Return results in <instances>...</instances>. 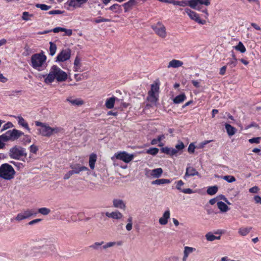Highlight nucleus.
Masks as SVG:
<instances>
[{"label": "nucleus", "instance_id": "1", "mask_svg": "<svg viewBox=\"0 0 261 261\" xmlns=\"http://www.w3.org/2000/svg\"><path fill=\"white\" fill-rule=\"evenodd\" d=\"M44 82L47 84L52 83L55 80L58 82L65 81L68 77L67 74L56 65L53 66L48 74L43 75Z\"/></svg>", "mask_w": 261, "mask_h": 261}, {"label": "nucleus", "instance_id": "2", "mask_svg": "<svg viewBox=\"0 0 261 261\" xmlns=\"http://www.w3.org/2000/svg\"><path fill=\"white\" fill-rule=\"evenodd\" d=\"M35 125L39 127L38 129V135L42 137L49 138L53 135L63 132V128L61 127H50L49 124L46 123L37 121H35Z\"/></svg>", "mask_w": 261, "mask_h": 261}, {"label": "nucleus", "instance_id": "3", "mask_svg": "<svg viewBox=\"0 0 261 261\" xmlns=\"http://www.w3.org/2000/svg\"><path fill=\"white\" fill-rule=\"evenodd\" d=\"M35 247H31L27 244L23 245L19 251V257L23 260H31L36 259L39 255H43L39 251H35Z\"/></svg>", "mask_w": 261, "mask_h": 261}, {"label": "nucleus", "instance_id": "4", "mask_svg": "<svg viewBox=\"0 0 261 261\" xmlns=\"http://www.w3.org/2000/svg\"><path fill=\"white\" fill-rule=\"evenodd\" d=\"M16 172L13 167L7 163L0 166V178L10 180L14 178Z\"/></svg>", "mask_w": 261, "mask_h": 261}, {"label": "nucleus", "instance_id": "5", "mask_svg": "<svg viewBox=\"0 0 261 261\" xmlns=\"http://www.w3.org/2000/svg\"><path fill=\"white\" fill-rule=\"evenodd\" d=\"M189 2L191 8L204 13L205 14V17L207 18L208 16L207 9L204 8L203 6H209L211 4V0H189Z\"/></svg>", "mask_w": 261, "mask_h": 261}, {"label": "nucleus", "instance_id": "6", "mask_svg": "<svg viewBox=\"0 0 261 261\" xmlns=\"http://www.w3.org/2000/svg\"><path fill=\"white\" fill-rule=\"evenodd\" d=\"M46 60V57L43 53L35 54L31 57L32 66L38 70L43 66Z\"/></svg>", "mask_w": 261, "mask_h": 261}, {"label": "nucleus", "instance_id": "7", "mask_svg": "<svg viewBox=\"0 0 261 261\" xmlns=\"http://www.w3.org/2000/svg\"><path fill=\"white\" fill-rule=\"evenodd\" d=\"M23 135V133L16 129L8 130L0 136L3 141H15Z\"/></svg>", "mask_w": 261, "mask_h": 261}, {"label": "nucleus", "instance_id": "8", "mask_svg": "<svg viewBox=\"0 0 261 261\" xmlns=\"http://www.w3.org/2000/svg\"><path fill=\"white\" fill-rule=\"evenodd\" d=\"M159 86L158 84L151 85V89L148 93L147 99L152 102L154 103L158 100Z\"/></svg>", "mask_w": 261, "mask_h": 261}, {"label": "nucleus", "instance_id": "9", "mask_svg": "<svg viewBox=\"0 0 261 261\" xmlns=\"http://www.w3.org/2000/svg\"><path fill=\"white\" fill-rule=\"evenodd\" d=\"M151 28L155 33L161 38H165L166 37L167 35L166 29L162 23L158 22L155 24L152 25Z\"/></svg>", "mask_w": 261, "mask_h": 261}, {"label": "nucleus", "instance_id": "10", "mask_svg": "<svg viewBox=\"0 0 261 261\" xmlns=\"http://www.w3.org/2000/svg\"><path fill=\"white\" fill-rule=\"evenodd\" d=\"M10 157L14 159H19L22 156H26L24 149L19 146H14L10 149L9 152Z\"/></svg>", "mask_w": 261, "mask_h": 261}, {"label": "nucleus", "instance_id": "11", "mask_svg": "<svg viewBox=\"0 0 261 261\" xmlns=\"http://www.w3.org/2000/svg\"><path fill=\"white\" fill-rule=\"evenodd\" d=\"M37 212L33 209H26L21 213L17 214L15 217V220L18 222L26 219L33 216H36Z\"/></svg>", "mask_w": 261, "mask_h": 261}, {"label": "nucleus", "instance_id": "12", "mask_svg": "<svg viewBox=\"0 0 261 261\" xmlns=\"http://www.w3.org/2000/svg\"><path fill=\"white\" fill-rule=\"evenodd\" d=\"M114 156L117 159L121 160L126 163H129L134 158V155L133 154H129L125 151L115 153Z\"/></svg>", "mask_w": 261, "mask_h": 261}, {"label": "nucleus", "instance_id": "13", "mask_svg": "<svg viewBox=\"0 0 261 261\" xmlns=\"http://www.w3.org/2000/svg\"><path fill=\"white\" fill-rule=\"evenodd\" d=\"M71 56V50L69 48L63 49L57 57V61L64 62L70 59Z\"/></svg>", "mask_w": 261, "mask_h": 261}, {"label": "nucleus", "instance_id": "14", "mask_svg": "<svg viewBox=\"0 0 261 261\" xmlns=\"http://www.w3.org/2000/svg\"><path fill=\"white\" fill-rule=\"evenodd\" d=\"M185 12L192 20H194L199 24H205V21L200 19L198 15L196 12L188 8L185 9Z\"/></svg>", "mask_w": 261, "mask_h": 261}, {"label": "nucleus", "instance_id": "15", "mask_svg": "<svg viewBox=\"0 0 261 261\" xmlns=\"http://www.w3.org/2000/svg\"><path fill=\"white\" fill-rule=\"evenodd\" d=\"M88 0H68L67 4L74 9L80 8L82 5L86 3Z\"/></svg>", "mask_w": 261, "mask_h": 261}, {"label": "nucleus", "instance_id": "16", "mask_svg": "<svg viewBox=\"0 0 261 261\" xmlns=\"http://www.w3.org/2000/svg\"><path fill=\"white\" fill-rule=\"evenodd\" d=\"M199 175L198 172L193 167L188 166L186 168L185 174L184 176V178L187 180V178L189 176H193Z\"/></svg>", "mask_w": 261, "mask_h": 261}, {"label": "nucleus", "instance_id": "17", "mask_svg": "<svg viewBox=\"0 0 261 261\" xmlns=\"http://www.w3.org/2000/svg\"><path fill=\"white\" fill-rule=\"evenodd\" d=\"M70 168L74 174H79L81 172L89 170L88 168L85 166H81L79 164H75L70 165Z\"/></svg>", "mask_w": 261, "mask_h": 261}, {"label": "nucleus", "instance_id": "18", "mask_svg": "<svg viewBox=\"0 0 261 261\" xmlns=\"http://www.w3.org/2000/svg\"><path fill=\"white\" fill-rule=\"evenodd\" d=\"M184 184V182L181 180H178L176 182V188L185 194H192L194 193L193 191L190 188L181 189V187L183 186Z\"/></svg>", "mask_w": 261, "mask_h": 261}, {"label": "nucleus", "instance_id": "19", "mask_svg": "<svg viewBox=\"0 0 261 261\" xmlns=\"http://www.w3.org/2000/svg\"><path fill=\"white\" fill-rule=\"evenodd\" d=\"M113 206L115 208L125 210L126 208L125 203L123 200L120 199H114L113 200Z\"/></svg>", "mask_w": 261, "mask_h": 261}, {"label": "nucleus", "instance_id": "20", "mask_svg": "<svg viewBox=\"0 0 261 261\" xmlns=\"http://www.w3.org/2000/svg\"><path fill=\"white\" fill-rule=\"evenodd\" d=\"M170 213L169 210L166 211L163 216L159 219V223L162 225H166L168 223V219L170 218Z\"/></svg>", "mask_w": 261, "mask_h": 261}, {"label": "nucleus", "instance_id": "21", "mask_svg": "<svg viewBox=\"0 0 261 261\" xmlns=\"http://www.w3.org/2000/svg\"><path fill=\"white\" fill-rule=\"evenodd\" d=\"M106 216L109 218L117 220H120L123 217L122 213L118 211H116L111 213L107 212L106 213Z\"/></svg>", "mask_w": 261, "mask_h": 261}, {"label": "nucleus", "instance_id": "22", "mask_svg": "<svg viewBox=\"0 0 261 261\" xmlns=\"http://www.w3.org/2000/svg\"><path fill=\"white\" fill-rule=\"evenodd\" d=\"M183 64L184 63L182 61L176 59H173L169 62L168 65L167 66V68H176L181 67L183 65Z\"/></svg>", "mask_w": 261, "mask_h": 261}, {"label": "nucleus", "instance_id": "23", "mask_svg": "<svg viewBox=\"0 0 261 261\" xmlns=\"http://www.w3.org/2000/svg\"><path fill=\"white\" fill-rule=\"evenodd\" d=\"M73 106H81L84 104V101L81 98H73L72 97H68L66 99Z\"/></svg>", "mask_w": 261, "mask_h": 261}, {"label": "nucleus", "instance_id": "24", "mask_svg": "<svg viewBox=\"0 0 261 261\" xmlns=\"http://www.w3.org/2000/svg\"><path fill=\"white\" fill-rule=\"evenodd\" d=\"M163 172V169L161 168H159L149 170L148 173L152 177L159 178L162 175Z\"/></svg>", "mask_w": 261, "mask_h": 261}, {"label": "nucleus", "instance_id": "25", "mask_svg": "<svg viewBox=\"0 0 261 261\" xmlns=\"http://www.w3.org/2000/svg\"><path fill=\"white\" fill-rule=\"evenodd\" d=\"M123 244V242L122 241L118 242H110L106 243L105 245L102 246V248L105 250L108 249V248L113 247L116 245L117 246H121Z\"/></svg>", "mask_w": 261, "mask_h": 261}, {"label": "nucleus", "instance_id": "26", "mask_svg": "<svg viewBox=\"0 0 261 261\" xmlns=\"http://www.w3.org/2000/svg\"><path fill=\"white\" fill-rule=\"evenodd\" d=\"M116 98L115 97H112L108 98L106 101L105 106L107 108L111 109L114 108L115 102Z\"/></svg>", "mask_w": 261, "mask_h": 261}, {"label": "nucleus", "instance_id": "27", "mask_svg": "<svg viewBox=\"0 0 261 261\" xmlns=\"http://www.w3.org/2000/svg\"><path fill=\"white\" fill-rule=\"evenodd\" d=\"M97 160V156L95 154L92 153L90 155L89 160V165L90 168L93 170L95 168V163Z\"/></svg>", "mask_w": 261, "mask_h": 261}, {"label": "nucleus", "instance_id": "28", "mask_svg": "<svg viewBox=\"0 0 261 261\" xmlns=\"http://www.w3.org/2000/svg\"><path fill=\"white\" fill-rule=\"evenodd\" d=\"M162 151L163 152L171 156L175 155L177 153L176 149H174L173 148H169L167 147L162 148Z\"/></svg>", "mask_w": 261, "mask_h": 261}, {"label": "nucleus", "instance_id": "29", "mask_svg": "<svg viewBox=\"0 0 261 261\" xmlns=\"http://www.w3.org/2000/svg\"><path fill=\"white\" fill-rule=\"evenodd\" d=\"M74 70L76 72H81V59L76 56L74 61Z\"/></svg>", "mask_w": 261, "mask_h": 261}, {"label": "nucleus", "instance_id": "30", "mask_svg": "<svg viewBox=\"0 0 261 261\" xmlns=\"http://www.w3.org/2000/svg\"><path fill=\"white\" fill-rule=\"evenodd\" d=\"M217 204L218 208L222 213H225L229 210V208L227 204L223 202L218 201Z\"/></svg>", "mask_w": 261, "mask_h": 261}, {"label": "nucleus", "instance_id": "31", "mask_svg": "<svg viewBox=\"0 0 261 261\" xmlns=\"http://www.w3.org/2000/svg\"><path fill=\"white\" fill-rule=\"evenodd\" d=\"M251 229V227H241L238 230V233L241 236H246L250 232Z\"/></svg>", "mask_w": 261, "mask_h": 261}, {"label": "nucleus", "instance_id": "32", "mask_svg": "<svg viewBox=\"0 0 261 261\" xmlns=\"http://www.w3.org/2000/svg\"><path fill=\"white\" fill-rule=\"evenodd\" d=\"M18 122L20 125L25 128L29 132H30V128L28 125V123L21 116L18 117Z\"/></svg>", "mask_w": 261, "mask_h": 261}, {"label": "nucleus", "instance_id": "33", "mask_svg": "<svg viewBox=\"0 0 261 261\" xmlns=\"http://www.w3.org/2000/svg\"><path fill=\"white\" fill-rule=\"evenodd\" d=\"M225 128L228 136H232L236 133V129L229 124H225Z\"/></svg>", "mask_w": 261, "mask_h": 261}, {"label": "nucleus", "instance_id": "34", "mask_svg": "<svg viewBox=\"0 0 261 261\" xmlns=\"http://www.w3.org/2000/svg\"><path fill=\"white\" fill-rule=\"evenodd\" d=\"M170 182H171L170 180H169L168 179L162 178V179H156L155 180L152 181L151 182V184L152 185H163V184H170Z\"/></svg>", "mask_w": 261, "mask_h": 261}, {"label": "nucleus", "instance_id": "35", "mask_svg": "<svg viewBox=\"0 0 261 261\" xmlns=\"http://www.w3.org/2000/svg\"><path fill=\"white\" fill-rule=\"evenodd\" d=\"M186 99V96L185 94H181L176 96L173 99V102L176 104H178L183 102Z\"/></svg>", "mask_w": 261, "mask_h": 261}, {"label": "nucleus", "instance_id": "36", "mask_svg": "<svg viewBox=\"0 0 261 261\" xmlns=\"http://www.w3.org/2000/svg\"><path fill=\"white\" fill-rule=\"evenodd\" d=\"M174 5H177L181 7L190 6L189 0H182L181 1H172L171 2Z\"/></svg>", "mask_w": 261, "mask_h": 261}, {"label": "nucleus", "instance_id": "37", "mask_svg": "<svg viewBox=\"0 0 261 261\" xmlns=\"http://www.w3.org/2000/svg\"><path fill=\"white\" fill-rule=\"evenodd\" d=\"M135 0H129L128 2L123 4L125 12L128 11L135 4Z\"/></svg>", "mask_w": 261, "mask_h": 261}, {"label": "nucleus", "instance_id": "38", "mask_svg": "<svg viewBox=\"0 0 261 261\" xmlns=\"http://www.w3.org/2000/svg\"><path fill=\"white\" fill-rule=\"evenodd\" d=\"M218 190V187L216 186L209 187L206 192L207 193L210 195H213L215 194Z\"/></svg>", "mask_w": 261, "mask_h": 261}, {"label": "nucleus", "instance_id": "39", "mask_svg": "<svg viewBox=\"0 0 261 261\" xmlns=\"http://www.w3.org/2000/svg\"><path fill=\"white\" fill-rule=\"evenodd\" d=\"M50 47H49V55L51 56L55 55L56 50H57V45L53 43L52 42H49Z\"/></svg>", "mask_w": 261, "mask_h": 261}, {"label": "nucleus", "instance_id": "40", "mask_svg": "<svg viewBox=\"0 0 261 261\" xmlns=\"http://www.w3.org/2000/svg\"><path fill=\"white\" fill-rule=\"evenodd\" d=\"M234 47L237 50L240 51L242 53L246 51V48L241 42H239L238 44Z\"/></svg>", "mask_w": 261, "mask_h": 261}, {"label": "nucleus", "instance_id": "41", "mask_svg": "<svg viewBox=\"0 0 261 261\" xmlns=\"http://www.w3.org/2000/svg\"><path fill=\"white\" fill-rule=\"evenodd\" d=\"M196 250V249L193 247L186 246L184 248V254L189 256V255L192 253L193 252L195 251Z\"/></svg>", "mask_w": 261, "mask_h": 261}, {"label": "nucleus", "instance_id": "42", "mask_svg": "<svg viewBox=\"0 0 261 261\" xmlns=\"http://www.w3.org/2000/svg\"><path fill=\"white\" fill-rule=\"evenodd\" d=\"M205 238L207 241L212 242L215 240L216 236L213 234L211 232L207 233L205 236Z\"/></svg>", "mask_w": 261, "mask_h": 261}, {"label": "nucleus", "instance_id": "43", "mask_svg": "<svg viewBox=\"0 0 261 261\" xmlns=\"http://www.w3.org/2000/svg\"><path fill=\"white\" fill-rule=\"evenodd\" d=\"M159 149L157 148H151L146 150V153L152 155H156L159 152Z\"/></svg>", "mask_w": 261, "mask_h": 261}, {"label": "nucleus", "instance_id": "44", "mask_svg": "<svg viewBox=\"0 0 261 261\" xmlns=\"http://www.w3.org/2000/svg\"><path fill=\"white\" fill-rule=\"evenodd\" d=\"M50 212V210L46 207H42L38 209V213L43 215H47Z\"/></svg>", "mask_w": 261, "mask_h": 261}, {"label": "nucleus", "instance_id": "45", "mask_svg": "<svg viewBox=\"0 0 261 261\" xmlns=\"http://www.w3.org/2000/svg\"><path fill=\"white\" fill-rule=\"evenodd\" d=\"M222 178L228 182H233L236 180V178L231 175H226L223 176Z\"/></svg>", "mask_w": 261, "mask_h": 261}, {"label": "nucleus", "instance_id": "46", "mask_svg": "<svg viewBox=\"0 0 261 261\" xmlns=\"http://www.w3.org/2000/svg\"><path fill=\"white\" fill-rule=\"evenodd\" d=\"M185 148V145L181 141H178V143L175 145V148L174 149H176L177 153L178 151L181 150Z\"/></svg>", "mask_w": 261, "mask_h": 261}, {"label": "nucleus", "instance_id": "47", "mask_svg": "<svg viewBox=\"0 0 261 261\" xmlns=\"http://www.w3.org/2000/svg\"><path fill=\"white\" fill-rule=\"evenodd\" d=\"M238 60L237 59H229V61L227 63V65H229L231 68L234 67L237 64Z\"/></svg>", "mask_w": 261, "mask_h": 261}, {"label": "nucleus", "instance_id": "48", "mask_svg": "<svg viewBox=\"0 0 261 261\" xmlns=\"http://www.w3.org/2000/svg\"><path fill=\"white\" fill-rule=\"evenodd\" d=\"M36 7L40 8L42 10H48L50 8V6H47L45 4H37Z\"/></svg>", "mask_w": 261, "mask_h": 261}, {"label": "nucleus", "instance_id": "49", "mask_svg": "<svg viewBox=\"0 0 261 261\" xmlns=\"http://www.w3.org/2000/svg\"><path fill=\"white\" fill-rule=\"evenodd\" d=\"M111 21L110 19H106L102 17H98L95 19H94V22L98 23L101 22H110Z\"/></svg>", "mask_w": 261, "mask_h": 261}, {"label": "nucleus", "instance_id": "50", "mask_svg": "<svg viewBox=\"0 0 261 261\" xmlns=\"http://www.w3.org/2000/svg\"><path fill=\"white\" fill-rule=\"evenodd\" d=\"M38 150V147L34 144H32L30 147V151L31 153L36 154Z\"/></svg>", "mask_w": 261, "mask_h": 261}, {"label": "nucleus", "instance_id": "51", "mask_svg": "<svg viewBox=\"0 0 261 261\" xmlns=\"http://www.w3.org/2000/svg\"><path fill=\"white\" fill-rule=\"evenodd\" d=\"M260 137L253 138L249 139L248 141L250 143L258 144L260 142Z\"/></svg>", "mask_w": 261, "mask_h": 261}, {"label": "nucleus", "instance_id": "52", "mask_svg": "<svg viewBox=\"0 0 261 261\" xmlns=\"http://www.w3.org/2000/svg\"><path fill=\"white\" fill-rule=\"evenodd\" d=\"M103 243H104V242L103 241H102L101 242H95L93 245H91L90 246V247L94 249H97L98 247L99 246H101V245H102Z\"/></svg>", "mask_w": 261, "mask_h": 261}, {"label": "nucleus", "instance_id": "53", "mask_svg": "<svg viewBox=\"0 0 261 261\" xmlns=\"http://www.w3.org/2000/svg\"><path fill=\"white\" fill-rule=\"evenodd\" d=\"M44 248L46 250H50L51 251H54L56 249V246L54 244L46 245L44 246Z\"/></svg>", "mask_w": 261, "mask_h": 261}, {"label": "nucleus", "instance_id": "54", "mask_svg": "<svg viewBox=\"0 0 261 261\" xmlns=\"http://www.w3.org/2000/svg\"><path fill=\"white\" fill-rule=\"evenodd\" d=\"M13 124L11 122H9L8 123H6L5 124H4V125L3 126V128L2 129V131L5 130L9 128H11L13 127Z\"/></svg>", "mask_w": 261, "mask_h": 261}, {"label": "nucleus", "instance_id": "55", "mask_svg": "<svg viewBox=\"0 0 261 261\" xmlns=\"http://www.w3.org/2000/svg\"><path fill=\"white\" fill-rule=\"evenodd\" d=\"M195 146L193 143H191L188 148V151L190 153H193L194 152Z\"/></svg>", "mask_w": 261, "mask_h": 261}, {"label": "nucleus", "instance_id": "56", "mask_svg": "<svg viewBox=\"0 0 261 261\" xmlns=\"http://www.w3.org/2000/svg\"><path fill=\"white\" fill-rule=\"evenodd\" d=\"M74 174V173L73 172L72 170H70L64 175V179L65 180L68 179Z\"/></svg>", "mask_w": 261, "mask_h": 261}, {"label": "nucleus", "instance_id": "57", "mask_svg": "<svg viewBox=\"0 0 261 261\" xmlns=\"http://www.w3.org/2000/svg\"><path fill=\"white\" fill-rule=\"evenodd\" d=\"M31 16L28 12H24L22 13V19L24 20L27 21L29 20V16Z\"/></svg>", "mask_w": 261, "mask_h": 261}, {"label": "nucleus", "instance_id": "58", "mask_svg": "<svg viewBox=\"0 0 261 261\" xmlns=\"http://www.w3.org/2000/svg\"><path fill=\"white\" fill-rule=\"evenodd\" d=\"M259 190V189L258 188V187L254 186L250 188L249 191L252 193H257L258 192Z\"/></svg>", "mask_w": 261, "mask_h": 261}, {"label": "nucleus", "instance_id": "59", "mask_svg": "<svg viewBox=\"0 0 261 261\" xmlns=\"http://www.w3.org/2000/svg\"><path fill=\"white\" fill-rule=\"evenodd\" d=\"M63 31H65V28L61 27H57L52 30V31L55 33H59V32H63Z\"/></svg>", "mask_w": 261, "mask_h": 261}, {"label": "nucleus", "instance_id": "60", "mask_svg": "<svg viewBox=\"0 0 261 261\" xmlns=\"http://www.w3.org/2000/svg\"><path fill=\"white\" fill-rule=\"evenodd\" d=\"M120 7V6L118 4H114L113 5L111 6L109 9L112 11H115L117 9H118Z\"/></svg>", "mask_w": 261, "mask_h": 261}, {"label": "nucleus", "instance_id": "61", "mask_svg": "<svg viewBox=\"0 0 261 261\" xmlns=\"http://www.w3.org/2000/svg\"><path fill=\"white\" fill-rule=\"evenodd\" d=\"M254 199L256 203L261 204V197L258 195H256L254 197Z\"/></svg>", "mask_w": 261, "mask_h": 261}, {"label": "nucleus", "instance_id": "62", "mask_svg": "<svg viewBox=\"0 0 261 261\" xmlns=\"http://www.w3.org/2000/svg\"><path fill=\"white\" fill-rule=\"evenodd\" d=\"M226 66L222 67L220 69V74L224 75L226 70Z\"/></svg>", "mask_w": 261, "mask_h": 261}, {"label": "nucleus", "instance_id": "63", "mask_svg": "<svg viewBox=\"0 0 261 261\" xmlns=\"http://www.w3.org/2000/svg\"><path fill=\"white\" fill-rule=\"evenodd\" d=\"M192 83L193 84V86L196 88H199L200 87V82L196 80H192Z\"/></svg>", "mask_w": 261, "mask_h": 261}, {"label": "nucleus", "instance_id": "64", "mask_svg": "<svg viewBox=\"0 0 261 261\" xmlns=\"http://www.w3.org/2000/svg\"><path fill=\"white\" fill-rule=\"evenodd\" d=\"M7 79L4 76L3 74L0 73V82L3 83H6L7 81Z\"/></svg>", "mask_w": 261, "mask_h": 261}]
</instances>
